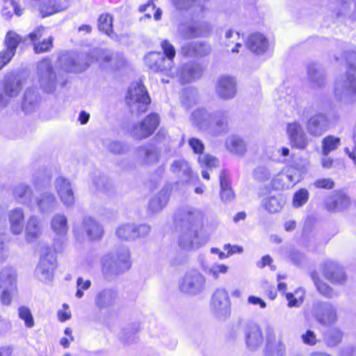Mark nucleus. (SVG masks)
<instances>
[{"label":"nucleus","instance_id":"ea45409f","mask_svg":"<svg viewBox=\"0 0 356 356\" xmlns=\"http://www.w3.org/2000/svg\"><path fill=\"white\" fill-rule=\"evenodd\" d=\"M170 193L167 188L161 189L149 203L148 211L150 214H154L161 211L167 204Z\"/></svg>","mask_w":356,"mask_h":356},{"label":"nucleus","instance_id":"9b49d317","mask_svg":"<svg viewBox=\"0 0 356 356\" xmlns=\"http://www.w3.org/2000/svg\"><path fill=\"white\" fill-rule=\"evenodd\" d=\"M159 123V115L156 113H152L140 122L134 124L131 129L130 134L136 140L145 139L154 134Z\"/></svg>","mask_w":356,"mask_h":356},{"label":"nucleus","instance_id":"e2e57ef3","mask_svg":"<svg viewBox=\"0 0 356 356\" xmlns=\"http://www.w3.org/2000/svg\"><path fill=\"white\" fill-rule=\"evenodd\" d=\"M91 286V282L89 280H84L82 277H79L76 280L77 290L76 297L81 298L83 296V291L88 290Z\"/></svg>","mask_w":356,"mask_h":356},{"label":"nucleus","instance_id":"39448f33","mask_svg":"<svg viewBox=\"0 0 356 356\" xmlns=\"http://www.w3.org/2000/svg\"><path fill=\"white\" fill-rule=\"evenodd\" d=\"M126 101L131 112L136 113L146 112L151 102L146 88L138 82L132 83L130 86Z\"/></svg>","mask_w":356,"mask_h":356},{"label":"nucleus","instance_id":"864d4df0","mask_svg":"<svg viewBox=\"0 0 356 356\" xmlns=\"http://www.w3.org/2000/svg\"><path fill=\"white\" fill-rule=\"evenodd\" d=\"M98 26L100 31L104 32L108 35L113 33V19L108 14L100 15L98 20Z\"/></svg>","mask_w":356,"mask_h":356},{"label":"nucleus","instance_id":"8fccbe9b","mask_svg":"<svg viewBox=\"0 0 356 356\" xmlns=\"http://www.w3.org/2000/svg\"><path fill=\"white\" fill-rule=\"evenodd\" d=\"M42 4L40 6V12L43 16H47L63 10L65 7L58 3L55 0H42Z\"/></svg>","mask_w":356,"mask_h":356},{"label":"nucleus","instance_id":"603ef678","mask_svg":"<svg viewBox=\"0 0 356 356\" xmlns=\"http://www.w3.org/2000/svg\"><path fill=\"white\" fill-rule=\"evenodd\" d=\"M308 75L314 88H320L324 85V74L322 72L319 71L315 65L309 67Z\"/></svg>","mask_w":356,"mask_h":356},{"label":"nucleus","instance_id":"20e7f679","mask_svg":"<svg viewBox=\"0 0 356 356\" xmlns=\"http://www.w3.org/2000/svg\"><path fill=\"white\" fill-rule=\"evenodd\" d=\"M350 69L346 76L338 78L334 85V94L340 100L350 102L356 95V65L350 63Z\"/></svg>","mask_w":356,"mask_h":356},{"label":"nucleus","instance_id":"5fc2aeb1","mask_svg":"<svg viewBox=\"0 0 356 356\" xmlns=\"http://www.w3.org/2000/svg\"><path fill=\"white\" fill-rule=\"evenodd\" d=\"M204 270L213 279L217 280L220 274H225L228 270V266L225 264H214L211 266L204 267Z\"/></svg>","mask_w":356,"mask_h":356},{"label":"nucleus","instance_id":"69168bd1","mask_svg":"<svg viewBox=\"0 0 356 356\" xmlns=\"http://www.w3.org/2000/svg\"><path fill=\"white\" fill-rule=\"evenodd\" d=\"M313 185L317 188L332 189L334 187V182L330 178H321L316 179Z\"/></svg>","mask_w":356,"mask_h":356},{"label":"nucleus","instance_id":"cd10ccee","mask_svg":"<svg viewBox=\"0 0 356 356\" xmlns=\"http://www.w3.org/2000/svg\"><path fill=\"white\" fill-rule=\"evenodd\" d=\"M211 30V26L207 22L194 24L188 27L181 25L178 29L179 33L184 38L207 36Z\"/></svg>","mask_w":356,"mask_h":356},{"label":"nucleus","instance_id":"49530a36","mask_svg":"<svg viewBox=\"0 0 356 356\" xmlns=\"http://www.w3.org/2000/svg\"><path fill=\"white\" fill-rule=\"evenodd\" d=\"M61 67L67 71L72 72H80L85 70L88 66V63L83 65H77L74 56L72 55H62L59 58Z\"/></svg>","mask_w":356,"mask_h":356},{"label":"nucleus","instance_id":"9d476101","mask_svg":"<svg viewBox=\"0 0 356 356\" xmlns=\"http://www.w3.org/2000/svg\"><path fill=\"white\" fill-rule=\"evenodd\" d=\"M56 268V259L55 254L49 250H47L40 257L35 270V275L40 282L50 283L54 279Z\"/></svg>","mask_w":356,"mask_h":356},{"label":"nucleus","instance_id":"c85d7f7f","mask_svg":"<svg viewBox=\"0 0 356 356\" xmlns=\"http://www.w3.org/2000/svg\"><path fill=\"white\" fill-rule=\"evenodd\" d=\"M36 206L40 213H50L55 211L58 202L55 195L50 192L41 193L35 199Z\"/></svg>","mask_w":356,"mask_h":356},{"label":"nucleus","instance_id":"052dcab7","mask_svg":"<svg viewBox=\"0 0 356 356\" xmlns=\"http://www.w3.org/2000/svg\"><path fill=\"white\" fill-rule=\"evenodd\" d=\"M271 174L264 166H258L253 171V177L259 181H265L270 178Z\"/></svg>","mask_w":356,"mask_h":356},{"label":"nucleus","instance_id":"1a4fd4ad","mask_svg":"<svg viewBox=\"0 0 356 356\" xmlns=\"http://www.w3.org/2000/svg\"><path fill=\"white\" fill-rule=\"evenodd\" d=\"M210 307L213 315L220 320L227 318L231 314V302L228 292L224 288L216 289L211 298Z\"/></svg>","mask_w":356,"mask_h":356},{"label":"nucleus","instance_id":"b1692460","mask_svg":"<svg viewBox=\"0 0 356 356\" xmlns=\"http://www.w3.org/2000/svg\"><path fill=\"white\" fill-rule=\"evenodd\" d=\"M266 346L264 356H284L285 354V346L282 341L275 340L274 328L268 325L265 329Z\"/></svg>","mask_w":356,"mask_h":356},{"label":"nucleus","instance_id":"5701e85b","mask_svg":"<svg viewBox=\"0 0 356 356\" xmlns=\"http://www.w3.org/2000/svg\"><path fill=\"white\" fill-rule=\"evenodd\" d=\"M50 226L53 232L61 240L60 246L58 245V241L54 242V249L57 252H61L63 250L62 244L64 243L69 229L67 218L63 213H58L52 217Z\"/></svg>","mask_w":356,"mask_h":356},{"label":"nucleus","instance_id":"a211bd4d","mask_svg":"<svg viewBox=\"0 0 356 356\" xmlns=\"http://www.w3.org/2000/svg\"><path fill=\"white\" fill-rule=\"evenodd\" d=\"M174 72L175 76H177L179 81L184 84L200 79L202 75L203 67L199 63L189 62L184 64Z\"/></svg>","mask_w":356,"mask_h":356},{"label":"nucleus","instance_id":"338daca9","mask_svg":"<svg viewBox=\"0 0 356 356\" xmlns=\"http://www.w3.org/2000/svg\"><path fill=\"white\" fill-rule=\"evenodd\" d=\"M197 42H190L181 46V53L185 56H195Z\"/></svg>","mask_w":356,"mask_h":356},{"label":"nucleus","instance_id":"473e14b6","mask_svg":"<svg viewBox=\"0 0 356 356\" xmlns=\"http://www.w3.org/2000/svg\"><path fill=\"white\" fill-rule=\"evenodd\" d=\"M42 227L40 219L35 216L29 218L25 227V239L27 243H33L40 238Z\"/></svg>","mask_w":356,"mask_h":356},{"label":"nucleus","instance_id":"6ab92c4d","mask_svg":"<svg viewBox=\"0 0 356 356\" xmlns=\"http://www.w3.org/2000/svg\"><path fill=\"white\" fill-rule=\"evenodd\" d=\"M150 231V227L146 224L138 226L134 224H123L116 229L117 236L122 240H134L136 238L147 236Z\"/></svg>","mask_w":356,"mask_h":356},{"label":"nucleus","instance_id":"a878e982","mask_svg":"<svg viewBox=\"0 0 356 356\" xmlns=\"http://www.w3.org/2000/svg\"><path fill=\"white\" fill-rule=\"evenodd\" d=\"M118 300V293L115 290L107 288L97 293L95 305L99 309H110L113 307Z\"/></svg>","mask_w":356,"mask_h":356},{"label":"nucleus","instance_id":"a19ab883","mask_svg":"<svg viewBox=\"0 0 356 356\" xmlns=\"http://www.w3.org/2000/svg\"><path fill=\"white\" fill-rule=\"evenodd\" d=\"M220 197L223 202H229L234 198V193L230 186L229 174L227 170H222L220 174Z\"/></svg>","mask_w":356,"mask_h":356},{"label":"nucleus","instance_id":"72a5a7b5","mask_svg":"<svg viewBox=\"0 0 356 356\" xmlns=\"http://www.w3.org/2000/svg\"><path fill=\"white\" fill-rule=\"evenodd\" d=\"M246 45L252 52L262 54L267 51L268 42L263 34L255 33L248 37Z\"/></svg>","mask_w":356,"mask_h":356},{"label":"nucleus","instance_id":"dca6fc26","mask_svg":"<svg viewBox=\"0 0 356 356\" xmlns=\"http://www.w3.org/2000/svg\"><path fill=\"white\" fill-rule=\"evenodd\" d=\"M286 133L293 147L304 149L309 144L308 137L302 125L298 122H293L287 124Z\"/></svg>","mask_w":356,"mask_h":356},{"label":"nucleus","instance_id":"2eb2a0df","mask_svg":"<svg viewBox=\"0 0 356 356\" xmlns=\"http://www.w3.org/2000/svg\"><path fill=\"white\" fill-rule=\"evenodd\" d=\"M206 241L202 238L197 229L181 227L179 244L184 250H192L200 248Z\"/></svg>","mask_w":356,"mask_h":356},{"label":"nucleus","instance_id":"bf43d9fd","mask_svg":"<svg viewBox=\"0 0 356 356\" xmlns=\"http://www.w3.org/2000/svg\"><path fill=\"white\" fill-rule=\"evenodd\" d=\"M196 92L192 89L187 90L181 97V103L186 107H190L197 102Z\"/></svg>","mask_w":356,"mask_h":356},{"label":"nucleus","instance_id":"58836bf2","mask_svg":"<svg viewBox=\"0 0 356 356\" xmlns=\"http://www.w3.org/2000/svg\"><path fill=\"white\" fill-rule=\"evenodd\" d=\"M225 146L229 152L236 156H243L247 151L245 142L236 135H231L227 137Z\"/></svg>","mask_w":356,"mask_h":356},{"label":"nucleus","instance_id":"3c124183","mask_svg":"<svg viewBox=\"0 0 356 356\" xmlns=\"http://www.w3.org/2000/svg\"><path fill=\"white\" fill-rule=\"evenodd\" d=\"M341 144V140L334 136H327L322 140V154H329L336 150Z\"/></svg>","mask_w":356,"mask_h":356},{"label":"nucleus","instance_id":"c756f323","mask_svg":"<svg viewBox=\"0 0 356 356\" xmlns=\"http://www.w3.org/2000/svg\"><path fill=\"white\" fill-rule=\"evenodd\" d=\"M10 230L14 235H19L24 228V212L23 209L16 207L8 212Z\"/></svg>","mask_w":356,"mask_h":356},{"label":"nucleus","instance_id":"6e6552de","mask_svg":"<svg viewBox=\"0 0 356 356\" xmlns=\"http://www.w3.org/2000/svg\"><path fill=\"white\" fill-rule=\"evenodd\" d=\"M312 315L315 320L324 326L334 324L338 319L336 307L327 301H316L311 308Z\"/></svg>","mask_w":356,"mask_h":356},{"label":"nucleus","instance_id":"4be33fe9","mask_svg":"<svg viewBox=\"0 0 356 356\" xmlns=\"http://www.w3.org/2000/svg\"><path fill=\"white\" fill-rule=\"evenodd\" d=\"M329 126V119L323 113H318L311 116L306 123L307 132L314 137H320L323 135L328 130Z\"/></svg>","mask_w":356,"mask_h":356},{"label":"nucleus","instance_id":"f704fd0d","mask_svg":"<svg viewBox=\"0 0 356 356\" xmlns=\"http://www.w3.org/2000/svg\"><path fill=\"white\" fill-rule=\"evenodd\" d=\"M40 102V96L33 87H29L24 94L22 108L26 113L35 111Z\"/></svg>","mask_w":356,"mask_h":356},{"label":"nucleus","instance_id":"a18cd8bd","mask_svg":"<svg viewBox=\"0 0 356 356\" xmlns=\"http://www.w3.org/2000/svg\"><path fill=\"white\" fill-rule=\"evenodd\" d=\"M301 176L299 171L290 168L287 169L285 173L280 175L277 180L282 182L281 186L282 188H289L299 182Z\"/></svg>","mask_w":356,"mask_h":356},{"label":"nucleus","instance_id":"aec40b11","mask_svg":"<svg viewBox=\"0 0 356 356\" xmlns=\"http://www.w3.org/2000/svg\"><path fill=\"white\" fill-rule=\"evenodd\" d=\"M229 113L226 111L220 110L213 112L207 131L213 136L226 134L229 130Z\"/></svg>","mask_w":356,"mask_h":356},{"label":"nucleus","instance_id":"ddd939ff","mask_svg":"<svg viewBox=\"0 0 356 356\" xmlns=\"http://www.w3.org/2000/svg\"><path fill=\"white\" fill-rule=\"evenodd\" d=\"M206 279L196 270L186 273L179 283L180 290L186 293L197 295L205 289Z\"/></svg>","mask_w":356,"mask_h":356},{"label":"nucleus","instance_id":"412c9836","mask_svg":"<svg viewBox=\"0 0 356 356\" xmlns=\"http://www.w3.org/2000/svg\"><path fill=\"white\" fill-rule=\"evenodd\" d=\"M216 93L220 99L223 100L234 99L237 93L235 79L229 76L220 77L216 84Z\"/></svg>","mask_w":356,"mask_h":356},{"label":"nucleus","instance_id":"bb28decb","mask_svg":"<svg viewBox=\"0 0 356 356\" xmlns=\"http://www.w3.org/2000/svg\"><path fill=\"white\" fill-rule=\"evenodd\" d=\"M170 171L184 183L190 182L193 177L190 164L184 159L175 160L170 165Z\"/></svg>","mask_w":356,"mask_h":356},{"label":"nucleus","instance_id":"f8f14e48","mask_svg":"<svg viewBox=\"0 0 356 356\" xmlns=\"http://www.w3.org/2000/svg\"><path fill=\"white\" fill-rule=\"evenodd\" d=\"M204 213L202 210L193 207H184L179 210L175 221L181 227L197 229L202 225Z\"/></svg>","mask_w":356,"mask_h":356},{"label":"nucleus","instance_id":"2f4dec72","mask_svg":"<svg viewBox=\"0 0 356 356\" xmlns=\"http://www.w3.org/2000/svg\"><path fill=\"white\" fill-rule=\"evenodd\" d=\"M13 198L20 204L31 207L33 203V191L31 187L25 184L17 185L13 189Z\"/></svg>","mask_w":356,"mask_h":356},{"label":"nucleus","instance_id":"7c9ffc66","mask_svg":"<svg viewBox=\"0 0 356 356\" xmlns=\"http://www.w3.org/2000/svg\"><path fill=\"white\" fill-rule=\"evenodd\" d=\"M323 273L324 276L332 282L342 283L346 279L343 268L332 261L323 264Z\"/></svg>","mask_w":356,"mask_h":356},{"label":"nucleus","instance_id":"f03ea898","mask_svg":"<svg viewBox=\"0 0 356 356\" xmlns=\"http://www.w3.org/2000/svg\"><path fill=\"white\" fill-rule=\"evenodd\" d=\"M163 54L161 52L149 53L145 58L146 65L154 72H161L169 76L174 77L175 72L172 70L173 59L176 51L172 44L168 40L161 43Z\"/></svg>","mask_w":356,"mask_h":356},{"label":"nucleus","instance_id":"09e8293b","mask_svg":"<svg viewBox=\"0 0 356 356\" xmlns=\"http://www.w3.org/2000/svg\"><path fill=\"white\" fill-rule=\"evenodd\" d=\"M312 278L315 284L318 291L327 298H332L337 296V293L327 284L324 283L317 277V274L314 272L312 273Z\"/></svg>","mask_w":356,"mask_h":356},{"label":"nucleus","instance_id":"4c0bfd02","mask_svg":"<svg viewBox=\"0 0 356 356\" xmlns=\"http://www.w3.org/2000/svg\"><path fill=\"white\" fill-rule=\"evenodd\" d=\"M136 156L143 165H153L159 161V153L152 146H140L136 149Z\"/></svg>","mask_w":356,"mask_h":356},{"label":"nucleus","instance_id":"f257e3e1","mask_svg":"<svg viewBox=\"0 0 356 356\" xmlns=\"http://www.w3.org/2000/svg\"><path fill=\"white\" fill-rule=\"evenodd\" d=\"M102 272L107 280L118 275L131 267L129 249L122 246L107 252L101 258Z\"/></svg>","mask_w":356,"mask_h":356},{"label":"nucleus","instance_id":"f3484780","mask_svg":"<svg viewBox=\"0 0 356 356\" xmlns=\"http://www.w3.org/2000/svg\"><path fill=\"white\" fill-rule=\"evenodd\" d=\"M21 42V37L16 33L13 31L7 33L4 40L5 49L0 51V70L11 60Z\"/></svg>","mask_w":356,"mask_h":356},{"label":"nucleus","instance_id":"423d86ee","mask_svg":"<svg viewBox=\"0 0 356 356\" xmlns=\"http://www.w3.org/2000/svg\"><path fill=\"white\" fill-rule=\"evenodd\" d=\"M73 233L77 241H82L86 237L90 241H98L102 238L104 231L99 222L86 216L83 218L80 226L73 228Z\"/></svg>","mask_w":356,"mask_h":356},{"label":"nucleus","instance_id":"4d7b16f0","mask_svg":"<svg viewBox=\"0 0 356 356\" xmlns=\"http://www.w3.org/2000/svg\"><path fill=\"white\" fill-rule=\"evenodd\" d=\"M19 317L24 321L25 325L31 328L34 326V320L30 309L26 307H20L18 309Z\"/></svg>","mask_w":356,"mask_h":356},{"label":"nucleus","instance_id":"0e129e2a","mask_svg":"<svg viewBox=\"0 0 356 356\" xmlns=\"http://www.w3.org/2000/svg\"><path fill=\"white\" fill-rule=\"evenodd\" d=\"M202 0H173L177 8L179 9H186L193 5H195L202 10V6L201 5Z\"/></svg>","mask_w":356,"mask_h":356},{"label":"nucleus","instance_id":"6e6d98bb","mask_svg":"<svg viewBox=\"0 0 356 356\" xmlns=\"http://www.w3.org/2000/svg\"><path fill=\"white\" fill-rule=\"evenodd\" d=\"M198 162L202 168H206L209 170L218 167L219 165L218 160L209 154L200 155L198 157Z\"/></svg>","mask_w":356,"mask_h":356},{"label":"nucleus","instance_id":"4468645a","mask_svg":"<svg viewBox=\"0 0 356 356\" xmlns=\"http://www.w3.org/2000/svg\"><path fill=\"white\" fill-rule=\"evenodd\" d=\"M243 334L245 344L250 350H257L264 343V337L262 329L256 323L250 322L245 324L243 327Z\"/></svg>","mask_w":356,"mask_h":356},{"label":"nucleus","instance_id":"37998d69","mask_svg":"<svg viewBox=\"0 0 356 356\" xmlns=\"http://www.w3.org/2000/svg\"><path fill=\"white\" fill-rule=\"evenodd\" d=\"M97 56V60L103 63L111 62L117 68L123 65L124 57L119 54H111L108 51L97 49L92 52Z\"/></svg>","mask_w":356,"mask_h":356},{"label":"nucleus","instance_id":"774afa93","mask_svg":"<svg viewBox=\"0 0 356 356\" xmlns=\"http://www.w3.org/2000/svg\"><path fill=\"white\" fill-rule=\"evenodd\" d=\"M188 145L193 152L197 154H202L204 149V145L202 140L196 138H191L188 140Z\"/></svg>","mask_w":356,"mask_h":356},{"label":"nucleus","instance_id":"13d9d810","mask_svg":"<svg viewBox=\"0 0 356 356\" xmlns=\"http://www.w3.org/2000/svg\"><path fill=\"white\" fill-rule=\"evenodd\" d=\"M309 192L305 188L300 189L293 195V204L295 207H300L308 200Z\"/></svg>","mask_w":356,"mask_h":356},{"label":"nucleus","instance_id":"0eeeda50","mask_svg":"<svg viewBox=\"0 0 356 356\" xmlns=\"http://www.w3.org/2000/svg\"><path fill=\"white\" fill-rule=\"evenodd\" d=\"M16 291V270L11 267H5L0 272V293L2 304L9 305Z\"/></svg>","mask_w":356,"mask_h":356},{"label":"nucleus","instance_id":"393cba45","mask_svg":"<svg viewBox=\"0 0 356 356\" xmlns=\"http://www.w3.org/2000/svg\"><path fill=\"white\" fill-rule=\"evenodd\" d=\"M55 189L60 201L67 207H71L74 204V195L71 184L67 179L59 177L54 181Z\"/></svg>","mask_w":356,"mask_h":356},{"label":"nucleus","instance_id":"680f3d73","mask_svg":"<svg viewBox=\"0 0 356 356\" xmlns=\"http://www.w3.org/2000/svg\"><path fill=\"white\" fill-rule=\"evenodd\" d=\"M296 294V297L291 293L286 294V300H288V306L289 307H298L300 304L303 301V293L301 291H297Z\"/></svg>","mask_w":356,"mask_h":356},{"label":"nucleus","instance_id":"c03bdc74","mask_svg":"<svg viewBox=\"0 0 356 356\" xmlns=\"http://www.w3.org/2000/svg\"><path fill=\"white\" fill-rule=\"evenodd\" d=\"M284 204L285 200L280 195L269 196L264 198L261 201V207L270 213H275L280 211Z\"/></svg>","mask_w":356,"mask_h":356},{"label":"nucleus","instance_id":"de8ad7c7","mask_svg":"<svg viewBox=\"0 0 356 356\" xmlns=\"http://www.w3.org/2000/svg\"><path fill=\"white\" fill-rule=\"evenodd\" d=\"M343 332L337 327L328 330L324 334V341L330 347L337 346L342 340Z\"/></svg>","mask_w":356,"mask_h":356},{"label":"nucleus","instance_id":"7ed1b4c3","mask_svg":"<svg viewBox=\"0 0 356 356\" xmlns=\"http://www.w3.org/2000/svg\"><path fill=\"white\" fill-rule=\"evenodd\" d=\"M37 81L40 88L45 93H54L58 86L63 87L66 81H59L49 59L45 58L38 63Z\"/></svg>","mask_w":356,"mask_h":356},{"label":"nucleus","instance_id":"e433bc0d","mask_svg":"<svg viewBox=\"0 0 356 356\" xmlns=\"http://www.w3.org/2000/svg\"><path fill=\"white\" fill-rule=\"evenodd\" d=\"M349 197L342 192L334 193L326 201V207L328 211L337 212L346 209L350 206Z\"/></svg>","mask_w":356,"mask_h":356},{"label":"nucleus","instance_id":"79ce46f5","mask_svg":"<svg viewBox=\"0 0 356 356\" xmlns=\"http://www.w3.org/2000/svg\"><path fill=\"white\" fill-rule=\"evenodd\" d=\"M211 117L212 113H209L204 108H197L192 113L191 120L200 129L207 131Z\"/></svg>","mask_w":356,"mask_h":356},{"label":"nucleus","instance_id":"c9c22d12","mask_svg":"<svg viewBox=\"0 0 356 356\" xmlns=\"http://www.w3.org/2000/svg\"><path fill=\"white\" fill-rule=\"evenodd\" d=\"M44 31V27H38L29 35V39L33 42L34 51L36 54L48 51L52 47L53 38L51 36L43 40L42 42H36L43 35Z\"/></svg>","mask_w":356,"mask_h":356}]
</instances>
